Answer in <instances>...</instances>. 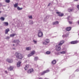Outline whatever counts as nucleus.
I'll return each instance as SVG.
<instances>
[{"label": "nucleus", "instance_id": "6e6552de", "mask_svg": "<svg viewBox=\"0 0 79 79\" xmlns=\"http://www.w3.org/2000/svg\"><path fill=\"white\" fill-rule=\"evenodd\" d=\"M56 13L58 14V16H63L64 15L63 13H61V12H56Z\"/></svg>", "mask_w": 79, "mask_h": 79}, {"label": "nucleus", "instance_id": "9d476101", "mask_svg": "<svg viewBox=\"0 0 79 79\" xmlns=\"http://www.w3.org/2000/svg\"><path fill=\"white\" fill-rule=\"evenodd\" d=\"M49 71H50L49 70H47L46 71H44L42 73L41 75H44L45 74V73H48V72H49Z\"/></svg>", "mask_w": 79, "mask_h": 79}, {"label": "nucleus", "instance_id": "dca6fc26", "mask_svg": "<svg viewBox=\"0 0 79 79\" xmlns=\"http://www.w3.org/2000/svg\"><path fill=\"white\" fill-rule=\"evenodd\" d=\"M9 31H10V29H9V28L6 29L5 31V33L6 34H8V32H9Z\"/></svg>", "mask_w": 79, "mask_h": 79}, {"label": "nucleus", "instance_id": "c85d7f7f", "mask_svg": "<svg viewBox=\"0 0 79 79\" xmlns=\"http://www.w3.org/2000/svg\"><path fill=\"white\" fill-rule=\"evenodd\" d=\"M5 2L6 3H9L10 2V0H6Z\"/></svg>", "mask_w": 79, "mask_h": 79}, {"label": "nucleus", "instance_id": "79ce46f5", "mask_svg": "<svg viewBox=\"0 0 79 79\" xmlns=\"http://www.w3.org/2000/svg\"><path fill=\"white\" fill-rule=\"evenodd\" d=\"M13 49L14 50H16V49H15V48H13Z\"/></svg>", "mask_w": 79, "mask_h": 79}, {"label": "nucleus", "instance_id": "f257e3e1", "mask_svg": "<svg viewBox=\"0 0 79 79\" xmlns=\"http://www.w3.org/2000/svg\"><path fill=\"white\" fill-rule=\"evenodd\" d=\"M15 55L16 56V58L18 59H22V58H23V56H22V54L19 53L17 52H16Z\"/></svg>", "mask_w": 79, "mask_h": 79}, {"label": "nucleus", "instance_id": "0eeeda50", "mask_svg": "<svg viewBox=\"0 0 79 79\" xmlns=\"http://www.w3.org/2000/svg\"><path fill=\"white\" fill-rule=\"evenodd\" d=\"M35 51H33L30 54H29L28 55V57H30V56H32V55H33L34 54H35Z\"/></svg>", "mask_w": 79, "mask_h": 79}, {"label": "nucleus", "instance_id": "58836bf2", "mask_svg": "<svg viewBox=\"0 0 79 79\" xmlns=\"http://www.w3.org/2000/svg\"><path fill=\"white\" fill-rule=\"evenodd\" d=\"M7 39H10V37L9 36H8L7 37Z\"/></svg>", "mask_w": 79, "mask_h": 79}, {"label": "nucleus", "instance_id": "bb28decb", "mask_svg": "<svg viewBox=\"0 0 79 79\" xmlns=\"http://www.w3.org/2000/svg\"><path fill=\"white\" fill-rule=\"evenodd\" d=\"M60 53L61 54H65L66 53V51L60 52Z\"/></svg>", "mask_w": 79, "mask_h": 79}, {"label": "nucleus", "instance_id": "4be33fe9", "mask_svg": "<svg viewBox=\"0 0 79 79\" xmlns=\"http://www.w3.org/2000/svg\"><path fill=\"white\" fill-rule=\"evenodd\" d=\"M26 50H31V48L30 47H27L26 48Z\"/></svg>", "mask_w": 79, "mask_h": 79}, {"label": "nucleus", "instance_id": "b1692460", "mask_svg": "<svg viewBox=\"0 0 79 79\" xmlns=\"http://www.w3.org/2000/svg\"><path fill=\"white\" fill-rule=\"evenodd\" d=\"M29 68V65H26L25 67V70H27V69Z\"/></svg>", "mask_w": 79, "mask_h": 79}, {"label": "nucleus", "instance_id": "a211bd4d", "mask_svg": "<svg viewBox=\"0 0 79 79\" xmlns=\"http://www.w3.org/2000/svg\"><path fill=\"white\" fill-rule=\"evenodd\" d=\"M56 60H54L53 61H52V64H56Z\"/></svg>", "mask_w": 79, "mask_h": 79}, {"label": "nucleus", "instance_id": "6ab92c4d", "mask_svg": "<svg viewBox=\"0 0 79 79\" xmlns=\"http://www.w3.org/2000/svg\"><path fill=\"white\" fill-rule=\"evenodd\" d=\"M59 23L58 21H56L55 22H53V24L56 25V24H58Z\"/></svg>", "mask_w": 79, "mask_h": 79}, {"label": "nucleus", "instance_id": "a18cd8bd", "mask_svg": "<svg viewBox=\"0 0 79 79\" xmlns=\"http://www.w3.org/2000/svg\"><path fill=\"white\" fill-rule=\"evenodd\" d=\"M13 46H15V44H13Z\"/></svg>", "mask_w": 79, "mask_h": 79}, {"label": "nucleus", "instance_id": "2f4dec72", "mask_svg": "<svg viewBox=\"0 0 79 79\" xmlns=\"http://www.w3.org/2000/svg\"><path fill=\"white\" fill-rule=\"evenodd\" d=\"M68 11L69 12H72V11H73V10L69 9L68 10Z\"/></svg>", "mask_w": 79, "mask_h": 79}, {"label": "nucleus", "instance_id": "de8ad7c7", "mask_svg": "<svg viewBox=\"0 0 79 79\" xmlns=\"http://www.w3.org/2000/svg\"><path fill=\"white\" fill-rule=\"evenodd\" d=\"M1 13V11H0V13Z\"/></svg>", "mask_w": 79, "mask_h": 79}, {"label": "nucleus", "instance_id": "423d86ee", "mask_svg": "<svg viewBox=\"0 0 79 79\" xmlns=\"http://www.w3.org/2000/svg\"><path fill=\"white\" fill-rule=\"evenodd\" d=\"M35 51H33L30 54H29L28 55V57H30V56H32V55H33L34 54H35Z\"/></svg>", "mask_w": 79, "mask_h": 79}, {"label": "nucleus", "instance_id": "ea45409f", "mask_svg": "<svg viewBox=\"0 0 79 79\" xmlns=\"http://www.w3.org/2000/svg\"><path fill=\"white\" fill-rule=\"evenodd\" d=\"M75 2H77V1H78V0H74Z\"/></svg>", "mask_w": 79, "mask_h": 79}, {"label": "nucleus", "instance_id": "a19ab883", "mask_svg": "<svg viewBox=\"0 0 79 79\" xmlns=\"http://www.w3.org/2000/svg\"><path fill=\"white\" fill-rule=\"evenodd\" d=\"M50 3H49L48 5V6H50Z\"/></svg>", "mask_w": 79, "mask_h": 79}, {"label": "nucleus", "instance_id": "4468645a", "mask_svg": "<svg viewBox=\"0 0 79 79\" xmlns=\"http://www.w3.org/2000/svg\"><path fill=\"white\" fill-rule=\"evenodd\" d=\"M64 42L63 40L60 41V43L59 44V45H63V44H64Z\"/></svg>", "mask_w": 79, "mask_h": 79}, {"label": "nucleus", "instance_id": "20e7f679", "mask_svg": "<svg viewBox=\"0 0 79 79\" xmlns=\"http://www.w3.org/2000/svg\"><path fill=\"white\" fill-rule=\"evenodd\" d=\"M56 50L57 51H60L61 50V46L59 44L56 45Z\"/></svg>", "mask_w": 79, "mask_h": 79}, {"label": "nucleus", "instance_id": "1a4fd4ad", "mask_svg": "<svg viewBox=\"0 0 79 79\" xmlns=\"http://www.w3.org/2000/svg\"><path fill=\"white\" fill-rule=\"evenodd\" d=\"M33 71H34V69H31L27 71V73L29 74H30V73H32Z\"/></svg>", "mask_w": 79, "mask_h": 79}, {"label": "nucleus", "instance_id": "f03ea898", "mask_svg": "<svg viewBox=\"0 0 79 79\" xmlns=\"http://www.w3.org/2000/svg\"><path fill=\"white\" fill-rule=\"evenodd\" d=\"M50 42V40L48 39H46L44 40V42H43V44L44 45H47Z\"/></svg>", "mask_w": 79, "mask_h": 79}, {"label": "nucleus", "instance_id": "2eb2a0df", "mask_svg": "<svg viewBox=\"0 0 79 79\" xmlns=\"http://www.w3.org/2000/svg\"><path fill=\"white\" fill-rule=\"evenodd\" d=\"M71 27H67L66 28V30H67V31H71Z\"/></svg>", "mask_w": 79, "mask_h": 79}, {"label": "nucleus", "instance_id": "f3484780", "mask_svg": "<svg viewBox=\"0 0 79 79\" xmlns=\"http://www.w3.org/2000/svg\"><path fill=\"white\" fill-rule=\"evenodd\" d=\"M21 62H19L17 63V67H19L21 66Z\"/></svg>", "mask_w": 79, "mask_h": 79}, {"label": "nucleus", "instance_id": "37998d69", "mask_svg": "<svg viewBox=\"0 0 79 79\" xmlns=\"http://www.w3.org/2000/svg\"><path fill=\"white\" fill-rule=\"evenodd\" d=\"M5 73H7V71H5Z\"/></svg>", "mask_w": 79, "mask_h": 79}, {"label": "nucleus", "instance_id": "9b49d317", "mask_svg": "<svg viewBox=\"0 0 79 79\" xmlns=\"http://www.w3.org/2000/svg\"><path fill=\"white\" fill-rule=\"evenodd\" d=\"M78 43L77 41H73L71 42V44H76Z\"/></svg>", "mask_w": 79, "mask_h": 79}, {"label": "nucleus", "instance_id": "4c0bfd02", "mask_svg": "<svg viewBox=\"0 0 79 79\" xmlns=\"http://www.w3.org/2000/svg\"><path fill=\"white\" fill-rule=\"evenodd\" d=\"M69 24H71L72 23V22H70V21H69Z\"/></svg>", "mask_w": 79, "mask_h": 79}, {"label": "nucleus", "instance_id": "412c9836", "mask_svg": "<svg viewBox=\"0 0 79 79\" xmlns=\"http://www.w3.org/2000/svg\"><path fill=\"white\" fill-rule=\"evenodd\" d=\"M16 35V34H12L10 35V37H13L15 36V35Z\"/></svg>", "mask_w": 79, "mask_h": 79}, {"label": "nucleus", "instance_id": "c756f323", "mask_svg": "<svg viewBox=\"0 0 79 79\" xmlns=\"http://www.w3.org/2000/svg\"><path fill=\"white\" fill-rule=\"evenodd\" d=\"M38 57H35L34 60L35 61H36V60H38Z\"/></svg>", "mask_w": 79, "mask_h": 79}, {"label": "nucleus", "instance_id": "5701e85b", "mask_svg": "<svg viewBox=\"0 0 79 79\" xmlns=\"http://www.w3.org/2000/svg\"><path fill=\"white\" fill-rule=\"evenodd\" d=\"M18 6V3L15 4L14 5V7H15V8H16L17 7V6Z\"/></svg>", "mask_w": 79, "mask_h": 79}, {"label": "nucleus", "instance_id": "c9c22d12", "mask_svg": "<svg viewBox=\"0 0 79 79\" xmlns=\"http://www.w3.org/2000/svg\"><path fill=\"white\" fill-rule=\"evenodd\" d=\"M62 37H66V35H63Z\"/></svg>", "mask_w": 79, "mask_h": 79}, {"label": "nucleus", "instance_id": "a878e982", "mask_svg": "<svg viewBox=\"0 0 79 79\" xmlns=\"http://www.w3.org/2000/svg\"><path fill=\"white\" fill-rule=\"evenodd\" d=\"M33 42H34V44H37V41L35 40H34L33 41Z\"/></svg>", "mask_w": 79, "mask_h": 79}, {"label": "nucleus", "instance_id": "7c9ffc66", "mask_svg": "<svg viewBox=\"0 0 79 79\" xmlns=\"http://www.w3.org/2000/svg\"><path fill=\"white\" fill-rule=\"evenodd\" d=\"M68 19H69V20H72V19H71V17H70L69 16L67 18Z\"/></svg>", "mask_w": 79, "mask_h": 79}, {"label": "nucleus", "instance_id": "ddd939ff", "mask_svg": "<svg viewBox=\"0 0 79 79\" xmlns=\"http://www.w3.org/2000/svg\"><path fill=\"white\" fill-rule=\"evenodd\" d=\"M13 68H14V67L13 66H10L9 68L8 69V71H12L13 70Z\"/></svg>", "mask_w": 79, "mask_h": 79}, {"label": "nucleus", "instance_id": "49530a36", "mask_svg": "<svg viewBox=\"0 0 79 79\" xmlns=\"http://www.w3.org/2000/svg\"><path fill=\"white\" fill-rule=\"evenodd\" d=\"M78 24H79V21L78 22Z\"/></svg>", "mask_w": 79, "mask_h": 79}, {"label": "nucleus", "instance_id": "e433bc0d", "mask_svg": "<svg viewBox=\"0 0 79 79\" xmlns=\"http://www.w3.org/2000/svg\"><path fill=\"white\" fill-rule=\"evenodd\" d=\"M77 7L78 9V10H79V5H78V6H77Z\"/></svg>", "mask_w": 79, "mask_h": 79}, {"label": "nucleus", "instance_id": "72a5a7b5", "mask_svg": "<svg viewBox=\"0 0 79 79\" xmlns=\"http://www.w3.org/2000/svg\"><path fill=\"white\" fill-rule=\"evenodd\" d=\"M28 18L30 19H32V16L31 15L29 16Z\"/></svg>", "mask_w": 79, "mask_h": 79}, {"label": "nucleus", "instance_id": "39448f33", "mask_svg": "<svg viewBox=\"0 0 79 79\" xmlns=\"http://www.w3.org/2000/svg\"><path fill=\"white\" fill-rule=\"evenodd\" d=\"M38 35L39 37H41L43 36V33L41 31H39L38 32Z\"/></svg>", "mask_w": 79, "mask_h": 79}, {"label": "nucleus", "instance_id": "393cba45", "mask_svg": "<svg viewBox=\"0 0 79 79\" xmlns=\"http://www.w3.org/2000/svg\"><path fill=\"white\" fill-rule=\"evenodd\" d=\"M17 9L19 10H23V8H20L19 6H18L17 8Z\"/></svg>", "mask_w": 79, "mask_h": 79}, {"label": "nucleus", "instance_id": "473e14b6", "mask_svg": "<svg viewBox=\"0 0 79 79\" xmlns=\"http://www.w3.org/2000/svg\"><path fill=\"white\" fill-rule=\"evenodd\" d=\"M50 52L49 51H47L46 52V54H50Z\"/></svg>", "mask_w": 79, "mask_h": 79}, {"label": "nucleus", "instance_id": "cd10ccee", "mask_svg": "<svg viewBox=\"0 0 79 79\" xmlns=\"http://www.w3.org/2000/svg\"><path fill=\"white\" fill-rule=\"evenodd\" d=\"M0 19L2 20V21H4V20H5V18L3 17H1L0 18Z\"/></svg>", "mask_w": 79, "mask_h": 79}, {"label": "nucleus", "instance_id": "7ed1b4c3", "mask_svg": "<svg viewBox=\"0 0 79 79\" xmlns=\"http://www.w3.org/2000/svg\"><path fill=\"white\" fill-rule=\"evenodd\" d=\"M12 42L13 43H15V44H16V45H19V42H20V41L18 40H14L12 41Z\"/></svg>", "mask_w": 79, "mask_h": 79}, {"label": "nucleus", "instance_id": "c03bdc74", "mask_svg": "<svg viewBox=\"0 0 79 79\" xmlns=\"http://www.w3.org/2000/svg\"><path fill=\"white\" fill-rule=\"evenodd\" d=\"M39 79H42V78H39Z\"/></svg>", "mask_w": 79, "mask_h": 79}, {"label": "nucleus", "instance_id": "f704fd0d", "mask_svg": "<svg viewBox=\"0 0 79 79\" xmlns=\"http://www.w3.org/2000/svg\"><path fill=\"white\" fill-rule=\"evenodd\" d=\"M33 22L32 21H30L29 23H30L31 24H33Z\"/></svg>", "mask_w": 79, "mask_h": 79}, {"label": "nucleus", "instance_id": "aec40b11", "mask_svg": "<svg viewBox=\"0 0 79 79\" xmlns=\"http://www.w3.org/2000/svg\"><path fill=\"white\" fill-rule=\"evenodd\" d=\"M3 24L6 26H8V22H4Z\"/></svg>", "mask_w": 79, "mask_h": 79}, {"label": "nucleus", "instance_id": "f8f14e48", "mask_svg": "<svg viewBox=\"0 0 79 79\" xmlns=\"http://www.w3.org/2000/svg\"><path fill=\"white\" fill-rule=\"evenodd\" d=\"M8 62V63H11L13 62V60L11 59H7L6 60Z\"/></svg>", "mask_w": 79, "mask_h": 79}]
</instances>
